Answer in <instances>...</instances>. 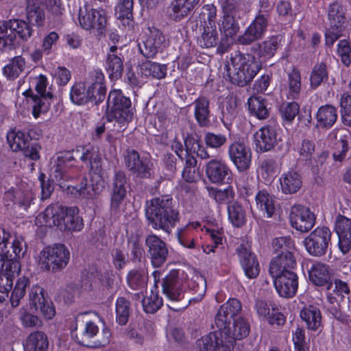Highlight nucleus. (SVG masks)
<instances>
[{
	"label": "nucleus",
	"instance_id": "f257e3e1",
	"mask_svg": "<svg viewBox=\"0 0 351 351\" xmlns=\"http://www.w3.org/2000/svg\"><path fill=\"white\" fill-rule=\"evenodd\" d=\"M145 217L153 229L169 234L179 221L180 214L173 206L172 197L161 195L147 201Z\"/></svg>",
	"mask_w": 351,
	"mask_h": 351
},
{
	"label": "nucleus",
	"instance_id": "f03ea898",
	"mask_svg": "<svg viewBox=\"0 0 351 351\" xmlns=\"http://www.w3.org/2000/svg\"><path fill=\"white\" fill-rule=\"evenodd\" d=\"M105 115L108 122H114L116 132L123 131L133 117L130 99L120 89L111 90L106 101Z\"/></svg>",
	"mask_w": 351,
	"mask_h": 351
},
{
	"label": "nucleus",
	"instance_id": "7ed1b4c3",
	"mask_svg": "<svg viewBox=\"0 0 351 351\" xmlns=\"http://www.w3.org/2000/svg\"><path fill=\"white\" fill-rule=\"evenodd\" d=\"M230 64H230L225 65L227 75L232 84L241 87L252 82L261 69V62L254 56L239 51L231 54Z\"/></svg>",
	"mask_w": 351,
	"mask_h": 351
},
{
	"label": "nucleus",
	"instance_id": "20e7f679",
	"mask_svg": "<svg viewBox=\"0 0 351 351\" xmlns=\"http://www.w3.org/2000/svg\"><path fill=\"white\" fill-rule=\"evenodd\" d=\"M70 260V252L65 245L58 243L43 248L38 256L41 269L56 273L66 267Z\"/></svg>",
	"mask_w": 351,
	"mask_h": 351
},
{
	"label": "nucleus",
	"instance_id": "39448f33",
	"mask_svg": "<svg viewBox=\"0 0 351 351\" xmlns=\"http://www.w3.org/2000/svg\"><path fill=\"white\" fill-rule=\"evenodd\" d=\"M90 169L95 176L92 178V186L88 185V180L82 178L80 184L69 186V192L82 199H91L94 195L99 194L104 188V180L99 175L101 171V158L97 154L89 162Z\"/></svg>",
	"mask_w": 351,
	"mask_h": 351
},
{
	"label": "nucleus",
	"instance_id": "423d86ee",
	"mask_svg": "<svg viewBox=\"0 0 351 351\" xmlns=\"http://www.w3.org/2000/svg\"><path fill=\"white\" fill-rule=\"evenodd\" d=\"M32 34L31 26L25 21L13 19L5 21L0 25V50L10 49L18 43L17 37L27 40Z\"/></svg>",
	"mask_w": 351,
	"mask_h": 351
},
{
	"label": "nucleus",
	"instance_id": "0eeeda50",
	"mask_svg": "<svg viewBox=\"0 0 351 351\" xmlns=\"http://www.w3.org/2000/svg\"><path fill=\"white\" fill-rule=\"evenodd\" d=\"M221 6L223 14L218 22L219 29L226 37L232 38L240 29V3L237 0H221Z\"/></svg>",
	"mask_w": 351,
	"mask_h": 351
},
{
	"label": "nucleus",
	"instance_id": "6e6552de",
	"mask_svg": "<svg viewBox=\"0 0 351 351\" xmlns=\"http://www.w3.org/2000/svg\"><path fill=\"white\" fill-rule=\"evenodd\" d=\"M332 232L328 227L317 226L303 241L306 250L312 256H324L332 244Z\"/></svg>",
	"mask_w": 351,
	"mask_h": 351
},
{
	"label": "nucleus",
	"instance_id": "1a4fd4ad",
	"mask_svg": "<svg viewBox=\"0 0 351 351\" xmlns=\"http://www.w3.org/2000/svg\"><path fill=\"white\" fill-rule=\"evenodd\" d=\"M124 164L128 170L134 176L140 178H151L153 176V163L145 156L133 149H128L123 157Z\"/></svg>",
	"mask_w": 351,
	"mask_h": 351
},
{
	"label": "nucleus",
	"instance_id": "9d476101",
	"mask_svg": "<svg viewBox=\"0 0 351 351\" xmlns=\"http://www.w3.org/2000/svg\"><path fill=\"white\" fill-rule=\"evenodd\" d=\"M130 187L129 179L126 173L122 171H116L114 173L110 189V208L112 212L119 210L123 203Z\"/></svg>",
	"mask_w": 351,
	"mask_h": 351
},
{
	"label": "nucleus",
	"instance_id": "9b49d317",
	"mask_svg": "<svg viewBox=\"0 0 351 351\" xmlns=\"http://www.w3.org/2000/svg\"><path fill=\"white\" fill-rule=\"evenodd\" d=\"M130 187L129 179L126 173L122 171H116L114 173L110 189V208L112 212L119 210L123 203Z\"/></svg>",
	"mask_w": 351,
	"mask_h": 351
},
{
	"label": "nucleus",
	"instance_id": "f8f14e48",
	"mask_svg": "<svg viewBox=\"0 0 351 351\" xmlns=\"http://www.w3.org/2000/svg\"><path fill=\"white\" fill-rule=\"evenodd\" d=\"M171 147L182 160H186L188 156H191L190 154H195L197 156L203 160L212 157L207 149L202 144L200 140L190 134H187L184 138V147L182 143L178 141H174Z\"/></svg>",
	"mask_w": 351,
	"mask_h": 351
},
{
	"label": "nucleus",
	"instance_id": "ddd939ff",
	"mask_svg": "<svg viewBox=\"0 0 351 351\" xmlns=\"http://www.w3.org/2000/svg\"><path fill=\"white\" fill-rule=\"evenodd\" d=\"M228 155L239 172H245L252 165L250 147L241 141H234L228 147Z\"/></svg>",
	"mask_w": 351,
	"mask_h": 351
},
{
	"label": "nucleus",
	"instance_id": "4468645a",
	"mask_svg": "<svg viewBox=\"0 0 351 351\" xmlns=\"http://www.w3.org/2000/svg\"><path fill=\"white\" fill-rule=\"evenodd\" d=\"M145 244L152 266L160 267L169 256L167 243L158 236L152 233L146 236Z\"/></svg>",
	"mask_w": 351,
	"mask_h": 351
},
{
	"label": "nucleus",
	"instance_id": "2eb2a0df",
	"mask_svg": "<svg viewBox=\"0 0 351 351\" xmlns=\"http://www.w3.org/2000/svg\"><path fill=\"white\" fill-rule=\"evenodd\" d=\"M269 21L267 15L256 14L243 34L238 37V43L241 45H247L261 40L267 32Z\"/></svg>",
	"mask_w": 351,
	"mask_h": 351
},
{
	"label": "nucleus",
	"instance_id": "dca6fc26",
	"mask_svg": "<svg viewBox=\"0 0 351 351\" xmlns=\"http://www.w3.org/2000/svg\"><path fill=\"white\" fill-rule=\"evenodd\" d=\"M179 270H171L162 282V293L173 302L180 301L184 298V280Z\"/></svg>",
	"mask_w": 351,
	"mask_h": 351
},
{
	"label": "nucleus",
	"instance_id": "f3484780",
	"mask_svg": "<svg viewBox=\"0 0 351 351\" xmlns=\"http://www.w3.org/2000/svg\"><path fill=\"white\" fill-rule=\"evenodd\" d=\"M291 226L302 232L311 230L315 224L316 217L310 208L302 205L293 206L289 213Z\"/></svg>",
	"mask_w": 351,
	"mask_h": 351
},
{
	"label": "nucleus",
	"instance_id": "a211bd4d",
	"mask_svg": "<svg viewBox=\"0 0 351 351\" xmlns=\"http://www.w3.org/2000/svg\"><path fill=\"white\" fill-rule=\"evenodd\" d=\"M77 326H73L71 330L72 337L80 345L88 348H99L106 346L109 342L110 332L108 330L104 331L106 335L101 341L93 342V344H89L86 341L91 338H93L99 332V327L97 325L92 322H87L83 330L80 335L76 333Z\"/></svg>",
	"mask_w": 351,
	"mask_h": 351
},
{
	"label": "nucleus",
	"instance_id": "6ab92c4d",
	"mask_svg": "<svg viewBox=\"0 0 351 351\" xmlns=\"http://www.w3.org/2000/svg\"><path fill=\"white\" fill-rule=\"evenodd\" d=\"M237 253L245 276L250 279L256 278L260 273V265L248 244L241 243L237 249Z\"/></svg>",
	"mask_w": 351,
	"mask_h": 351
},
{
	"label": "nucleus",
	"instance_id": "aec40b11",
	"mask_svg": "<svg viewBox=\"0 0 351 351\" xmlns=\"http://www.w3.org/2000/svg\"><path fill=\"white\" fill-rule=\"evenodd\" d=\"M208 179L213 184L228 183L231 178L232 171L223 160L213 158L205 166Z\"/></svg>",
	"mask_w": 351,
	"mask_h": 351
},
{
	"label": "nucleus",
	"instance_id": "412c9836",
	"mask_svg": "<svg viewBox=\"0 0 351 351\" xmlns=\"http://www.w3.org/2000/svg\"><path fill=\"white\" fill-rule=\"evenodd\" d=\"M271 277L275 289L280 297L291 298L295 295L298 288V277L295 272L287 271Z\"/></svg>",
	"mask_w": 351,
	"mask_h": 351
},
{
	"label": "nucleus",
	"instance_id": "4be33fe9",
	"mask_svg": "<svg viewBox=\"0 0 351 351\" xmlns=\"http://www.w3.org/2000/svg\"><path fill=\"white\" fill-rule=\"evenodd\" d=\"M79 22L86 30L95 29L99 34H102L106 24V18L103 10L90 9L83 12L80 10Z\"/></svg>",
	"mask_w": 351,
	"mask_h": 351
},
{
	"label": "nucleus",
	"instance_id": "5701e85b",
	"mask_svg": "<svg viewBox=\"0 0 351 351\" xmlns=\"http://www.w3.org/2000/svg\"><path fill=\"white\" fill-rule=\"evenodd\" d=\"M309 280L317 287H325L330 290L333 287L332 269L322 262L313 263L308 271Z\"/></svg>",
	"mask_w": 351,
	"mask_h": 351
},
{
	"label": "nucleus",
	"instance_id": "b1692460",
	"mask_svg": "<svg viewBox=\"0 0 351 351\" xmlns=\"http://www.w3.org/2000/svg\"><path fill=\"white\" fill-rule=\"evenodd\" d=\"M29 299L30 306L39 311L46 319H51L54 317L55 307L51 301L45 298L43 288L38 285L32 286L29 293Z\"/></svg>",
	"mask_w": 351,
	"mask_h": 351
},
{
	"label": "nucleus",
	"instance_id": "393cba45",
	"mask_svg": "<svg viewBox=\"0 0 351 351\" xmlns=\"http://www.w3.org/2000/svg\"><path fill=\"white\" fill-rule=\"evenodd\" d=\"M257 150L265 152L272 149L277 144V132L275 124L261 127L254 135Z\"/></svg>",
	"mask_w": 351,
	"mask_h": 351
},
{
	"label": "nucleus",
	"instance_id": "a878e982",
	"mask_svg": "<svg viewBox=\"0 0 351 351\" xmlns=\"http://www.w3.org/2000/svg\"><path fill=\"white\" fill-rule=\"evenodd\" d=\"M335 232L338 236V247L343 254L351 250V219L339 215L335 220Z\"/></svg>",
	"mask_w": 351,
	"mask_h": 351
},
{
	"label": "nucleus",
	"instance_id": "bb28decb",
	"mask_svg": "<svg viewBox=\"0 0 351 351\" xmlns=\"http://www.w3.org/2000/svg\"><path fill=\"white\" fill-rule=\"evenodd\" d=\"M92 82L88 85L90 92V103L98 105L103 102L106 95L105 76L101 69H96L91 73Z\"/></svg>",
	"mask_w": 351,
	"mask_h": 351
},
{
	"label": "nucleus",
	"instance_id": "cd10ccee",
	"mask_svg": "<svg viewBox=\"0 0 351 351\" xmlns=\"http://www.w3.org/2000/svg\"><path fill=\"white\" fill-rule=\"evenodd\" d=\"M165 42L163 34L156 29L150 31L149 35L143 41L142 45H139L141 53L146 58H154L162 50Z\"/></svg>",
	"mask_w": 351,
	"mask_h": 351
},
{
	"label": "nucleus",
	"instance_id": "c85d7f7f",
	"mask_svg": "<svg viewBox=\"0 0 351 351\" xmlns=\"http://www.w3.org/2000/svg\"><path fill=\"white\" fill-rule=\"evenodd\" d=\"M27 99V103L32 108V113L35 119H38L42 114L47 113L51 106L53 94L48 91L45 96H38L29 88L23 93Z\"/></svg>",
	"mask_w": 351,
	"mask_h": 351
},
{
	"label": "nucleus",
	"instance_id": "c756f323",
	"mask_svg": "<svg viewBox=\"0 0 351 351\" xmlns=\"http://www.w3.org/2000/svg\"><path fill=\"white\" fill-rule=\"evenodd\" d=\"M1 269L0 278L5 277V285L12 287L15 276L19 273L21 265L16 258H12L9 250L0 254Z\"/></svg>",
	"mask_w": 351,
	"mask_h": 351
},
{
	"label": "nucleus",
	"instance_id": "7c9ffc66",
	"mask_svg": "<svg viewBox=\"0 0 351 351\" xmlns=\"http://www.w3.org/2000/svg\"><path fill=\"white\" fill-rule=\"evenodd\" d=\"M74 154L72 151H64L57 154L52 167L57 180H66L70 178L68 171L74 166Z\"/></svg>",
	"mask_w": 351,
	"mask_h": 351
},
{
	"label": "nucleus",
	"instance_id": "2f4dec72",
	"mask_svg": "<svg viewBox=\"0 0 351 351\" xmlns=\"http://www.w3.org/2000/svg\"><path fill=\"white\" fill-rule=\"evenodd\" d=\"M200 0H172L168 7L170 19L179 22L185 19L199 5Z\"/></svg>",
	"mask_w": 351,
	"mask_h": 351
},
{
	"label": "nucleus",
	"instance_id": "473e14b6",
	"mask_svg": "<svg viewBox=\"0 0 351 351\" xmlns=\"http://www.w3.org/2000/svg\"><path fill=\"white\" fill-rule=\"evenodd\" d=\"M297 263L293 253L287 252L286 254H279L274 257L269 265V274L271 276L285 274V272H294Z\"/></svg>",
	"mask_w": 351,
	"mask_h": 351
},
{
	"label": "nucleus",
	"instance_id": "72a5a7b5",
	"mask_svg": "<svg viewBox=\"0 0 351 351\" xmlns=\"http://www.w3.org/2000/svg\"><path fill=\"white\" fill-rule=\"evenodd\" d=\"M280 190L286 195L296 193L302 187L301 175L296 171L290 170L282 173L279 178Z\"/></svg>",
	"mask_w": 351,
	"mask_h": 351
},
{
	"label": "nucleus",
	"instance_id": "f704fd0d",
	"mask_svg": "<svg viewBox=\"0 0 351 351\" xmlns=\"http://www.w3.org/2000/svg\"><path fill=\"white\" fill-rule=\"evenodd\" d=\"M328 20L331 29L343 31L347 22L346 9L338 1L329 4L328 8Z\"/></svg>",
	"mask_w": 351,
	"mask_h": 351
},
{
	"label": "nucleus",
	"instance_id": "c9c22d12",
	"mask_svg": "<svg viewBox=\"0 0 351 351\" xmlns=\"http://www.w3.org/2000/svg\"><path fill=\"white\" fill-rule=\"evenodd\" d=\"M194 117L200 127L210 125V100L206 97H199L193 102Z\"/></svg>",
	"mask_w": 351,
	"mask_h": 351
},
{
	"label": "nucleus",
	"instance_id": "e433bc0d",
	"mask_svg": "<svg viewBox=\"0 0 351 351\" xmlns=\"http://www.w3.org/2000/svg\"><path fill=\"white\" fill-rule=\"evenodd\" d=\"M338 117L337 109L330 104L320 106L315 114L317 127L330 129L336 123Z\"/></svg>",
	"mask_w": 351,
	"mask_h": 351
},
{
	"label": "nucleus",
	"instance_id": "4c0bfd02",
	"mask_svg": "<svg viewBox=\"0 0 351 351\" xmlns=\"http://www.w3.org/2000/svg\"><path fill=\"white\" fill-rule=\"evenodd\" d=\"M199 351H230L229 347L222 343L217 331L210 332L196 341Z\"/></svg>",
	"mask_w": 351,
	"mask_h": 351
},
{
	"label": "nucleus",
	"instance_id": "58836bf2",
	"mask_svg": "<svg viewBox=\"0 0 351 351\" xmlns=\"http://www.w3.org/2000/svg\"><path fill=\"white\" fill-rule=\"evenodd\" d=\"M255 201L257 208L267 217H271L276 212L275 197L265 189L260 190L256 194Z\"/></svg>",
	"mask_w": 351,
	"mask_h": 351
},
{
	"label": "nucleus",
	"instance_id": "ea45409f",
	"mask_svg": "<svg viewBox=\"0 0 351 351\" xmlns=\"http://www.w3.org/2000/svg\"><path fill=\"white\" fill-rule=\"evenodd\" d=\"M105 69L110 80L116 81L120 79L123 72V58L117 53H108Z\"/></svg>",
	"mask_w": 351,
	"mask_h": 351
},
{
	"label": "nucleus",
	"instance_id": "a19ab883",
	"mask_svg": "<svg viewBox=\"0 0 351 351\" xmlns=\"http://www.w3.org/2000/svg\"><path fill=\"white\" fill-rule=\"evenodd\" d=\"M200 227V223L193 221L186 224L184 228L178 230L177 237L179 243L188 249H195L197 246L193 237V232Z\"/></svg>",
	"mask_w": 351,
	"mask_h": 351
},
{
	"label": "nucleus",
	"instance_id": "79ce46f5",
	"mask_svg": "<svg viewBox=\"0 0 351 351\" xmlns=\"http://www.w3.org/2000/svg\"><path fill=\"white\" fill-rule=\"evenodd\" d=\"M247 106L250 114L258 119H266L269 115L267 100L261 96H251Z\"/></svg>",
	"mask_w": 351,
	"mask_h": 351
},
{
	"label": "nucleus",
	"instance_id": "37998d69",
	"mask_svg": "<svg viewBox=\"0 0 351 351\" xmlns=\"http://www.w3.org/2000/svg\"><path fill=\"white\" fill-rule=\"evenodd\" d=\"M27 19L31 25L42 26L45 20L43 9L40 7V0L27 1Z\"/></svg>",
	"mask_w": 351,
	"mask_h": 351
},
{
	"label": "nucleus",
	"instance_id": "c03bdc74",
	"mask_svg": "<svg viewBox=\"0 0 351 351\" xmlns=\"http://www.w3.org/2000/svg\"><path fill=\"white\" fill-rule=\"evenodd\" d=\"M287 94L288 99H298L300 96L302 88L301 73L300 71L293 67L287 73Z\"/></svg>",
	"mask_w": 351,
	"mask_h": 351
},
{
	"label": "nucleus",
	"instance_id": "a18cd8bd",
	"mask_svg": "<svg viewBox=\"0 0 351 351\" xmlns=\"http://www.w3.org/2000/svg\"><path fill=\"white\" fill-rule=\"evenodd\" d=\"M300 317L308 330H317L321 326V312L316 306L309 305L303 308L300 311Z\"/></svg>",
	"mask_w": 351,
	"mask_h": 351
},
{
	"label": "nucleus",
	"instance_id": "49530a36",
	"mask_svg": "<svg viewBox=\"0 0 351 351\" xmlns=\"http://www.w3.org/2000/svg\"><path fill=\"white\" fill-rule=\"evenodd\" d=\"M77 206H70L65 208L64 224L65 229L69 231L79 232L84 228L83 219L79 215Z\"/></svg>",
	"mask_w": 351,
	"mask_h": 351
},
{
	"label": "nucleus",
	"instance_id": "de8ad7c7",
	"mask_svg": "<svg viewBox=\"0 0 351 351\" xmlns=\"http://www.w3.org/2000/svg\"><path fill=\"white\" fill-rule=\"evenodd\" d=\"M133 0H119L115 7V14L122 25L130 27L133 22Z\"/></svg>",
	"mask_w": 351,
	"mask_h": 351
},
{
	"label": "nucleus",
	"instance_id": "09e8293b",
	"mask_svg": "<svg viewBox=\"0 0 351 351\" xmlns=\"http://www.w3.org/2000/svg\"><path fill=\"white\" fill-rule=\"evenodd\" d=\"M328 80V70L326 63L318 62L315 64L310 73V87L313 90L317 89L323 83Z\"/></svg>",
	"mask_w": 351,
	"mask_h": 351
},
{
	"label": "nucleus",
	"instance_id": "8fccbe9b",
	"mask_svg": "<svg viewBox=\"0 0 351 351\" xmlns=\"http://www.w3.org/2000/svg\"><path fill=\"white\" fill-rule=\"evenodd\" d=\"M228 217L234 227L241 228L245 224L246 213L243 206L238 202L230 203L227 206Z\"/></svg>",
	"mask_w": 351,
	"mask_h": 351
},
{
	"label": "nucleus",
	"instance_id": "3c124183",
	"mask_svg": "<svg viewBox=\"0 0 351 351\" xmlns=\"http://www.w3.org/2000/svg\"><path fill=\"white\" fill-rule=\"evenodd\" d=\"M88 94V86L83 82H76L71 87L69 97L73 104L83 106L90 103V96Z\"/></svg>",
	"mask_w": 351,
	"mask_h": 351
},
{
	"label": "nucleus",
	"instance_id": "603ef678",
	"mask_svg": "<svg viewBox=\"0 0 351 351\" xmlns=\"http://www.w3.org/2000/svg\"><path fill=\"white\" fill-rule=\"evenodd\" d=\"M280 40L278 36L267 38L259 43L257 48V55L259 58L267 59L273 57L280 46Z\"/></svg>",
	"mask_w": 351,
	"mask_h": 351
},
{
	"label": "nucleus",
	"instance_id": "864d4df0",
	"mask_svg": "<svg viewBox=\"0 0 351 351\" xmlns=\"http://www.w3.org/2000/svg\"><path fill=\"white\" fill-rule=\"evenodd\" d=\"M237 114V101L234 99H230L222 109L221 117L223 126L230 133L232 132V123Z\"/></svg>",
	"mask_w": 351,
	"mask_h": 351
},
{
	"label": "nucleus",
	"instance_id": "5fc2aeb1",
	"mask_svg": "<svg viewBox=\"0 0 351 351\" xmlns=\"http://www.w3.org/2000/svg\"><path fill=\"white\" fill-rule=\"evenodd\" d=\"M351 148V134L346 131L341 135L335 145L332 157L335 161L342 162Z\"/></svg>",
	"mask_w": 351,
	"mask_h": 351
},
{
	"label": "nucleus",
	"instance_id": "6e6d98bb",
	"mask_svg": "<svg viewBox=\"0 0 351 351\" xmlns=\"http://www.w3.org/2000/svg\"><path fill=\"white\" fill-rule=\"evenodd\" d=\"M7 141L11 149L17 152L24 149L31 141V138L29 134L23 131L12 130L8 133Z\"/></svg>",
	"mask_w": 351,
	"mask_h": 351
},
{
	"label": "nucleus",
	"instance_id": "4d7b16f0",
	"mask_svg": "<svg viewBox=\"0 0 351 351\" xmlns=\"http://www.w3.org/2000/svg\"><path fill=\"white\" fill-rule=\"evenodd\" d=\"M25 60L21 56H15L3 69L4 75L9 80H14L23 71Z\"/></svg>",
	"mask_w": 351,
	"mask_h": 351
},
{
	"label": "nucleus",
	"instance_id": "13d9d810",
	"mask_svg": "<svg viewBox=\"0 0 351 351\" xmlns=\"http://www.w3.org/2000/svg\"><path fill=\"white\" fill-rule=\"evenodd\" d=\"M126 280L130 288L138 290L146 286L148 276L143 269H133L128 273Z\"/></svg>",
	"mask_w": 351,
	"mask_h": 351
},
{
	"label": "nucleus",
	"instance_id": "bf43d9fd",
	"mask_svg": "<svg viewBox=\"0 0 351 351\" xmlns=\"http://www.w3.org/2000/svg\"><path fill=\"white\" fill-rule=\"evenodd\" d=\"M141 70L145 76L161 80L167 75V66L165 64L148 61L142 64Z\"/></svg>",
	"mask_w": 351,
	"mask_h": 351
},
{
	"label": "nucleus",
	"instance_id": "052dcab7",
	"mask_svg": "<svg viewBox=\"0 0 351 351\" xmlns=\"http://www.w3.org/2000/svg\"><path fill=\"white\" fill-rule=\"evenodd\" d=\"M218 33L215 26H207L197 38V44L202 48L215 47L218 43Z\"/></svg>",
	"mask_w": 351,
	"mask_h": 351
},
{
	"label": "nucleus",
	"instance_id": "680f3d73",
	"mask_svg": "<svg viewBox=\"0 0 351 351\" xmlns=\"http://www.w3.org/2000/svg\"><path fill=\"white\" fill-rule=\"evenodd\" d=\"M315 147V145L313 141L304 138L295 149L299 155L298 160L307 165L311 164Z\"/></svg>",
	"mask_w": 351,
	"mask_h": 351
},
{
	"label": "nucleus",
	"instance_id": "e2e57ef3",
	"mask_svg": "<svg viewBox=\"0 0 351 351\" xmlns=\"http://www.w3.org/2000/svg\"><path fill=\"white\" fill-rule=\"evenodd\" d=\"M197 160L193 156H188L185 160V165L182 176L187 182H195L199 180L200 173L197 168Z\"/></svg>",
	"mask_w": 351,
	"mask_h": 351
},
{
	"label": "nucleus",
	"instance_id": "0e129e2a",
	"mask_svg": "<svg viewBox=\"0 0 351 351\" xmlns=\"http://www.w3.org/2000/svg\"><path fill=\"white\" fill-rule=\"evenodd\" d=\"M17 203L20 207L27 209L30 206L35 198L32 185L22 183L16 191Z\"/></svg>",
	"mask_w": 351,
	"mask_h": 351
},
{
	"label": "nucleus",
	"instance_id": "69168bd1",
	"mask_svg": "<svg viewBox=\"0 0 351 351\" xmlns=\"http://www.w3.org/2000/svg\"><path fill=\"white\" fill-rule=\"evenodd\" d=\"M115 306L117 322L121 326H125L130 313V302L123 297H118Z\"/></svg>",
	"mask_w": 351,
	"mask_h": 351
},
{
	"label": "nucleus",
	"instance_id": "338daca9",
	"mask_svg": "<svg viewBox=\"0 0 351 351\" xmlns=\"http://www.w3.org/2000/svg\"><path fill=\"white\" fill-rule=\"evenodd\" d=\"M27 341L34 351H47L49 347L47 336L42 331L32 332Z\"/></svg>",
	"mask_w": 351,
	"mask_h": 351
},
{
	"label": "nucleus",
	"instance_id": "774afa93",
	"mask_svg": "<svg viewBox=\"0 0 351 351\" xmlns=\"http://www.w3.org/2000/svg\"><path fill=\"white\" fill-rule=\"evenodd\" d=\"M300 110V106L297 102H283L280 106L279 112L282 120L291 124L294 120L295 117L298 114Z\"/></svg>",
	"mask_w": 351,
	"mask_h": 351
}]
</instances>
